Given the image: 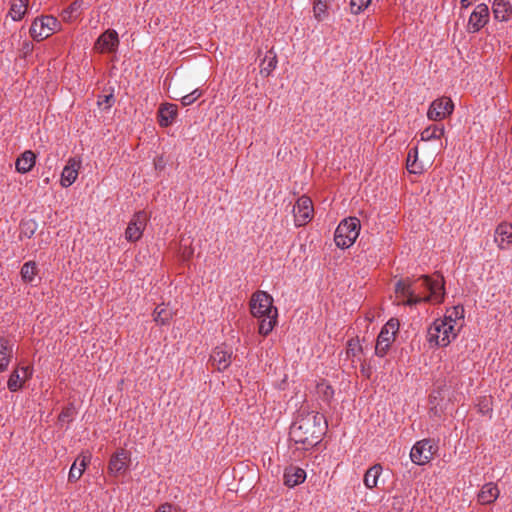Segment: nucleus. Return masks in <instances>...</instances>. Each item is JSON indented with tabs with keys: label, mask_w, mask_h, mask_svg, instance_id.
Returning <instances> with one entry per match:
<instances>
[{
	"label": "nucleus",
	"mask_w": 512,
	"mask_h": 512,
	"mask_svg": "<svg viewBox=\"0 0 512 512\" xmlns=\"http://www.w3.org/2000/svg\"><path fill=\"white\" fill-rule=\"evenodd\" d=\"M413 159H418V148L415 147L413 149H411L408 153V156H407V163H410V160H413Z\"/></svg>",
	"instance_id": "43"
},
{
	"label": "nucleus",
	"mask_w": 512,
	"mask_h": 512,
	"mask_svg": "<svg viewBox=\"0 0 512 512\" xmlns=\"http://www.w3.org/2000/svg\"><path fill=\"white\" fill-rule=\"evenodd\" d=\"M489 19V9L486 4H479L471 13L468 21V26L473 32L479 31L483 28Z\"/></svg>",
	"instance_id": "15"
},
{
	"label": "nucleus",
	"mask_w": 512,
	"mask_h": 512,
	"mask_svg": "<svg viewBox=\"0 0 512 512\" xmlns=\"http://www.w3.org/2000/svg\"><path fill=\"white\" fill-rule=\"evenodd\" d=\"M155 512H175L171 504L165 503L161 505Z\"/></svg>",
	"instance_id": "42"
},
{
	"label": "nucleus",
	"mask_w": 512,
	"mask_h": 512,
	"mask_svg": "<svg viewBox=\"0 0 512 512\" xmlns=\"http://www.w3.org/2000/svg\"><path fill=\"white\" fill-rule=\"evenodd\" d=\"M325 433L323 415L310 411L301 412L290 428V440L309 449L317 445Z\"/></svg>",
	"instance_id": "2"
},
{
	"label": "nucleus",
	"mask_w": 512,
	"mask_h": 512,
	"mask_svg": "<svg viewBox=\"0 0 512 512\" xmlns=\"http://www.w3.org/2000/svg\"><path fill=\"white\" fill-rule=\"evenodd\" d=\"M148 216L144 211H139L133 215L125 231V238L130 242L138 241L146 227Z\"/></svg>",
	"instance_id": "11"
},
{
	"label": "nucleus",
	"mask_w": 512,
	"mask_h": 512,
	"mask_svg": "<svg viewBox=\"0 0 512 512\" xmlns=\"http://www.w3.org/2000/svg\"><path fill=\"white\" fill-rule=\"evenodd\" d=\"M59 27L60 23L57 18L53 16H43L33 21L30 27V34L35 40L41 41L56 32Z\"/></svg>",
	"instance_id": "6"
},
{
	"label": "nucleus",
	"mask_w": 512,
	"mask_h": 512,
	"mask_svg": "<svg viewBox=\"0 0 512 512\" xmlns=\"http://www.w3.org/2000/svg\"><path fill=\"white\" fill-rule=\"evenodd\" d=\"M251 314L260 319L259 333L268 335L277 323V308L273 306V298L265 291H256L250 299Z\"/></svg>",
	"instance_id": "3"
},
{
	"label": "nucleus",
	"mask_w": 512,
	"mask_h": 512,
	"mask_svg": "<svg viewBox=\"0 0 512 512\" xmlns=\"http://www.w3.org/2000/svg\"><path fill=\"white\" fill-rule=\"evenodd\" d=\"M90 460L91 456L89 454H80L70 468L68 481H78L83 475L87 465L90 463Z\"/></svg>",
	"instance_id": "20"
},
{
	"label": "nucleus",
	"mask_w": 512,
	"mask_h": 512,
	"mask_svg": "<svg viewBox=\"0 0 512 512\" xmlns=\"http://www.w3.org/2000/svg\"><path fill=\"white\" fill-rule=\"evenodd\" d=\"M360 232V221L356 217L342 220L336 228L334 241L337 247L345 249L354 244Z\"/></svg>",
	"instance_id": "5"
},
{
	"label": "nucleus",
	"mask_w": 512,
	"mask_h": 512,
	"mask_svg": "<svg viewBox=\"0 0 512 512\" xmlns=\"http://www.w3.org/2000/svg\"><path fill=\"white\" fill-rule=\"evenodd\" d=\"M71 415H72V409L67 408L61 412V414L59 415V420L60 421H69Z\"/></svg>",
	"instance_id": "41"
},
{
	"label": "nucleus",
	"mask_w": 512,
	"mask_h": 512,
	"mask_svg": "<svg viewBox=\"0 0 512 512\" xmlns=\"http://www.w3.org/2000/svg\"><path fill=\"white\" fill-rule=\"evenodd\" d=\"M461 4L463 7L467 8L471 3L468 0H461Z\"/></svg>",
	"instance_id": "45"
},
{
	"label": "nucleus",
	"mask_w": 512,
	"mask_h": 512,
	"mask_svg": "<svg viewBox=\"0 0 512 512\" xmlns=\"http://www.w3.org/2000/svg\"><path fill=\"white\" fill-rule=\"evenodd\" d=\"M317 392L327 401L330 400L334 394L333 388L325 381L317 385Z\"/></svg>",
	"instance_id": "36"
},
{
	"label": "nucleus",
	"mask_w": 512,
	"mask_h": 512,
	"mask_svg": "<svg viewBox=\"0 0 512 512\" xmlns=\"http://www.w3.org/2000/svg\"><path fill=\"white\" fill-rule=\"evenodd\" d=\"M306 479V472L299 467H289L284 472V482L288 487H294L303 483Z\"/></svg>",
	"instance_id": "25"
},
{
	"label": "nucleus",
	"mask_w": 512,
	"mask_h": 512,
	"mask_svg": "<svg viewBox=\"0 0 512 512\" xmlns=\"http://www.w3.org/2000/svg\"><path fill=\"white\" fill-rule=\"evenodd\" d=\"M446 315H452V318L455 319V327H457V320L463 318V308L459 306L453 307L451 311H447Z\"/></svg>",
	"instance_id": "40"
},
{
	"label": "nucleus",
	"mask_w": 512,
	"mask_h": 512,
	"mask_svg": "<svg viewBox=\"0 0 512 512\" xmlns=\"http://www.w3.org/2000/svg\"><path fill=\"white\" fill-rule=\"evenodd\" d=\"M362 351V347L359 343L358 339H351L348 341L347 345V355H351L356 357Z\"/></svg>",
	"instance_id": "37"
},
{
	"label": "nucleus",
	"mask_w": 512,
	"mask_h": 512,
	"mask_svg": "<svg viewBox=\"0 0 512 512\" xmlns=\"http://www.w3.org/2000/svg\"><path fill=\"white\" fill-rule=\"evenodd\" d=\"M313 16L318 21H324L328 17V0H315L313 3Z\"/></svg>",
	"instance_id": "30"
},
{
	"label": "nucleus",
	"mask_w": 512,
	"mask_h": 512,
	"mask_svg": "<svg viewBox=\"0 0 512 512\" xmlns=\"http://www.w3.org/2000/svg\"><path fill=\"white\" fill-rule=\"evenodd\" d=\"M382 473V466L380 464H375L372 467H370L365 475H364V485L368 489H373L377 486L378 478Z\"/></svg>",
	"instance_id": "26"
},
{
	"label": "nucleus",
	"mask_w": 512,
	"mask_h": 512,
	"mask_svg": "<svg viewBox=\"0 0 512 512\" xmlns=\"http://www.w3.org/2000/svg\"><path fill=\"white\" fill-rule=\"evenodd\" d=\"M29 0H14L11 4L9 14L14 21H19L23 18L27 11Z\"/></svg>",
	"instance_id": "28"
},
{
	"label": "nucleus",
	"mask_w": 512,
	"mask_h": 512,
	"mask_svg": "<svg viewBox=\"0 0 512 512\" xmlns=\"http://www.w3.org/2000/svg\"><path fill=\"white\" fill-rule=\"evenodd\" d=\"M81 7V3L78 1H74L68 8L63 10L62 18L64 21H71L76 17L77 12Z\"/></svg>",
	"instance_id": "34"
},
{
	"label": "nucleus",
	"mask_w": 512,
	"mask_h": 512,
	"mask_svg": "<svg viewBox=\"0 0 512 512\" xmlns=\"http://www.w3.org/2000/svg\"><path fill=\"white\" fill-rule=\"evenodd\" d=\"M201 94L202 93H201V91H199V89H194L189 94L184 95V96L181 97V103L184 106L191 105L201 96Z\"/></svg>",
	"instance_id": "38"
},
{
	"label": "nucleus",
	"mask_w": 512,
	"mask_h": 512,
	"mask_svg": "<svg viewBox=\"0 0 512 512\" xmlns=\"http://www.w3.org/2000/svg\"><path fill=\"white\" fill-rule=\"evenodd\" d=\"M494 241L499 249H507L512 244V224L500 223L495 229Z\"/></svg>",
	"instance_id": "18"
},
{
	"label": "nucleus",
	"mask_w": 512,
	"mask_h": 512,
	"mask_svg": "<svg viewBox=\"0 0 512 512\" xmlns=\"http://www.w3.org/2000/svg\"><path fill=\"white\" fill-rule=\"evenodd\" d=\"M500 495V490L496 483L488 482L480 489L477 500L481 505H488L497 500Z\"/></svg>",
	"instance_id": "19"
},
{
	"label": "nucleus",
	"mask_w": 512,
	"mask_h": 512,
	"mask_svg": "<svg viewBox=\"0 0 512 512\" xmlns=\"http://www.w3.org/2000/svg\"><path fill=\"white\" fill-rule=\"evenodd\" d=\"M399 329V323L395 319H390L381 329L375 346V354L377 356L383 357L390 345L395 340V334Z\"/></svg>",
	"instance_id": "7"
},
{
	"label": "nucleus",
	"mask_w": 512,
	"mask_h": 512,
	"mask_svg": "<svg viewBox=\"0 0 512 512\" xmlns=\"http://www.w3.org/2000/svg\"><path fill=\"white\" fill-rule=\"evenodd\" d=\"M130 461V454L124 449H120L111 456L108 469L109 472L118 475L125 472Z\"/></svg>",
	"instance_id": "16"
},
{
	"label": "nucleus",
	"mask_w": 512,
	"mask_h": 512,
	"mask_svg": "<svg viewBox=\"0 0 512 512\" xmlns=\"http://www.w3.org/2000/svg\"><path fill=\"white\" fill-rule=\"evenodd\" d=\"M437 445L430 439H423L414 444L410 451L411 461L416 465H425L437 452Z\"/></svg>",
	"instance_id": "8"
},
{
	"label": "nucleus",
	"mask_w": 512,
	"mask_h": 512,
	"mask_svg": "<svg viewBox=\"0 0 512 512\" xmlns=\"http://www.w3.org/2000/svg\"><path fill=\"white\" fill-rule=\"evenodd\" d=\"M445 133L444 126L430 125L420 133L421 141L440 139Z\"/></svg>",
	"instance_id": "27"
},
{
	"label": "nucleus",
	"mask_w": 512,
	"mask_h": 512,
	"mask_svg": "<svg viewBox=\"0 0 512 512\" xmlns=\"http://www.w3.org/2000/svg\"><path fill=\"white\" fill-rule=\"evenodd\" d=\"M35 229H36V224L33 221H27V222L22 224V232L28 238H30L34 234Z\"/></svg>",
	"instance_id": "39"
},
{
	"label": "nucleus",
	"mask_w": 512,
	"mask_h": 512,
	"mask_svg": "<svg viewBox=\"0 0 512 512\" xmlns=\"http://www.w3.org/2000/svg\"><path fill=\"white\" fill-rule=\"evenodd\" d=\"M492 11L498 21L505 22L512 18V4L508 0H495Z\"/></svg>",
	"instance_id": "22"
},
{
	"label": "nucleus",
	"mask_w": 512,
	"mask_h": 512,
	"mask_svg": "<svg viewBox=\"0 0 512 512\" xmlns=\"http://www.w3.org/2000/svg\"><path fill=\"white\" fill-rule=\"evenodd\" d=\"M454 104L448 97H441L434 100L427 111L428 119L432 121H440L452 114Z\"/></svg>",
	"instance_id": "10"
},
{
	"label": "nucleus",
	"mask_w": 512,
	"mask_h": 512,
	"mask_svg": "<svg viewBox=\"0 0 512 512\" xmlns=\"http://www.w3.org/2000/svg\"><path fill=\"white\" fill-rule=\"evenodd\" d=\"M371 3V0H351L350 1V10L352 14H360L363 12L368 5Z\"/></svg>",
	"instance_id": "35"
},
{
	"label": "nucleus",
	"mask_w": 512,
	"mask_h": 512,
	"mask_svg": "<svg viewBox=\"0 0 512 512\" xmlns=\"http://www.w3.org/2000/svg\"><path fill=\"white\" fill-rule=\"evenodd\" d=\"M32 376V370L29 367L16 368L9 376L7 388L11 392H16L22 388L27 379Z\"/></svg>",
	"instance_id": "17"
},
{
	"label": "nucleus",
	"mask_w": 512,
	"mask_h": 512,
	"mask_svg": "<svg viewBox=\"0 0 512 512\" xmlns=\"http://www.w3.org/2000/svg\"><path fill=\"white\" fill-rule=\"evenodd\" d=\"M313 212L311 199L307 196L300 197L293 207L295 225L298 227L306 225L312 219Z\"/></svg>",
	"instance_id": "9"
},
{
	"label": "nucleus",
	"mask_w": 512,
	"mask_h": 512,
	"mask_svg": "<svg viewBox=\"0 0 512 512\" xmlns=\"http://www.w3.org/2000/svg\"><path fill=\"white\" fill-rule=\"evenodd\" d=\"M428 164H429L428 162L424 163L423 161H419V159H416V160L413 159V160H410V163H406V166H407V170L410 173L422 174L427 169Z\"/></svg>",
	"instance_id": "33"
},
{
	"label": "nucleus",
	"mask_w": 512,
	"mask_h": 512,
	"mask_svg": "<svg viewBox=\"0 0 512 512\" xmlns=\"http://www.w3.org/2000/svg\"><path fill=\"white\" fill-rule=\"evenodd\" d=\"M81 167V161L77 158H69L67 164L64 166L62 173L60 184L62 187L71 186L77 179L79 174V169Z\"/></svg>",
	"instance_id": "14"
},
{
	"label": "nucleus",
	"mask_w": 512,
	"mask_h": 512,
	"mask_svg": "<svg viewBox=\"0 0 512 512\" xmlns=\"http://www.w3.org/2000/svg\"><path fill=\"white\" fill-rule=\"evenodd\" d=\"M232 350L226 345L217 346L210 355V361L218 371H224L231 365Z\"/></svg>",
	"instance_id": "12"
},
{
	"label": "nucleus",
	"mask_w": 512,
	"mask_h": 512,
	"mask_svg": "<svg viewBox=\"0 0 512 512\" xmlns=\"http://www.w3.org/2000/svg\"><path fill=\"white\" fill-rule=\"evenodd\" d=\"M276 66H277V56H276V53L273 50H269L267 55L265 56V58L263 60L260 73L263 76L267 77L276 68Z\"/></svg>",
	"instance_id": "29"
},
{
	"label": "nucleus",
	"mask_w": 512,
	"mask_h": 512,
	"mask_svg": "<svg viewBox=\"0 0 512 512\" xmlns=\"http://www.w3.org/2000/svg\"><path fill=\"white\" fill-rule=\"evenodd\" d=\"M13 357V344L6 338H0V373L6 371Z\"/></svg>",
	"instance_id": "23"
},
{
	"label": "nucleus",
	"mask_w": 512,
	"mask_h": 512,
	"mask_svg": "<svg viewBox=\"0 0 512 512\" xmlns=\"http://www.w3.org/2000/svg\"><path fill=\"white\" fill-rule=\"evenodd\" d=\"M459 328L455 327V319L452 315H445L432 322L428 328L427 340L430 344L439 347L448 346L456 337Z\"/></svg>",
	"instance_id": "4"
},
{
	"label": "nucleus",
	"mask_w": 512,
	"mask_h": 512,
	"mask_svg": "<svg viewBox=\"0 0 512 512\" xmlns=\"http://www.w3.org/2000/svg\"><path fill=\"white\" fill-rule=\"evenodd\" d=\"M118 45V33L115 30L108 29L98 37L95 43V49L101 53L114 52Z\"/></svg>",
	"instance_id": "13"
},
{
	"label": "nucleus",
	"mask_w": 512,
	"mask_h": 512,
	"mask_svg": "<svg viewBox=\"0 0 512 512\" xmlns=\"http://www.w3.org/2000/svg\"><path fill=\"white\" fill-rule=\"evenodd\" d=\"M397 297L403 298L404 305H415L420 302H441L444 297V280L442 276L430 278L421 276L416 280L410 278L399 280L396 284Z\"/></svg>",
	"instance_id": "1"
},
{
	"label": "nucleus",
	"mask_w": 512,
	"mask_h": 512,
	"mask_svg": "<svg viewBox=\"0 0 512 512\" xmlns=\"http://www.w3.org/2000/svg\"><path fill=\"white\" fill-rule=\"evenodd\" d=\"M177 106L172 103H164L158 109V122L161 127L172 125L177 116Z\"/></svg>",
	"instance_id": "21"
},
{
	"label": "nucleus",
	"mask_w": 512,
	"mask_h": 512,
	"mask_svg": "<svg viewBox=\"0 0 512 512\" xmlns=\"http://www.w3.org/2000/svg\"><path fill=\"white\" fill-rule=\"evenodd\" d=\"M112 100H113V95H107L104 97V102L107 104L108 107L111 106Z\"/></svg>",
	"instance_id": "44"
},
{
	"label": "nucleus",
	"mask_w": 512,
	"mask_h": 512,
	"mask_svg": "<svg viewBox=\"0 0 512 512\" xmlns=\"http://www.w3.org/2000/svg\"><path fill=\"white\" fill-rule=\"evenodd\" d=\"M36 162V156L31 150L23 152L15 162L16 171L25 174L32 170Z\"/></svg>",
	"instance_id": "24"
},
{
	"label": "nucleus",
	"mask_w": 512,
	"mask_h": 512,
	"mask_svg": "<svg viewBox=\"0 0 512 512\" xmlns=\"http://www.w3.org/2000/svg\"><path fill=\"white\" fill-rule=\"evenodd\" d=\"M153 316L157 324L166 325L172 317V312L169 308L159 305L155 308Z\"/></svg>",
	"instance_id": "32"
},
{
	"label": "nucleus",
	"mask_w": 512,
	"mask_h": 512,
	"mask_svg": "<svg viewBox=\"0 0 512 512\" xmlns=\"http://www.w3.org/2000/svg\"><path fill=\"white\" fill-rule=\"evenodd\" d=\"M38 269L37 264L34 261L25 262L21 268L20 274L24 282L30 283L34 280L37 275Z\"/></svg>",
	"instance_id": "31"
}]
</instances>
